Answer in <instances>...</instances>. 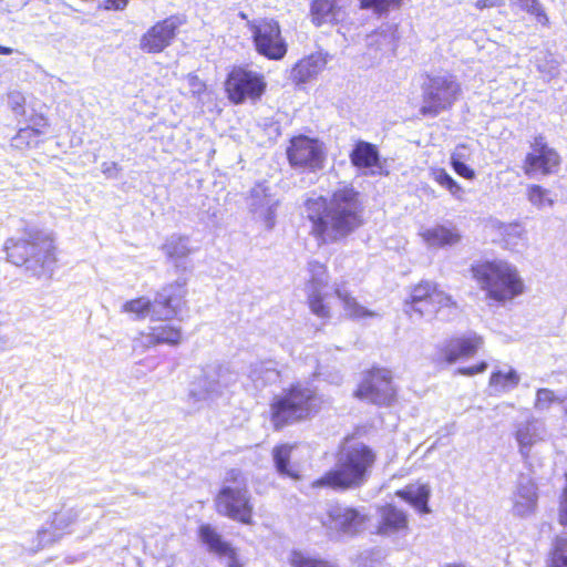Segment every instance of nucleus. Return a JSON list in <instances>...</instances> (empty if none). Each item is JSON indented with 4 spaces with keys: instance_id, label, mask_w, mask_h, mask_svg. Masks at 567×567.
Here are the masks:
<instances>
[{
    "instance_id": "3",
    "label": "nucleus",
    "mask_w": 567,
    "mask_h": 567,
    "mask_svg": "<svg viewBox=\"0 0 567 567\" xmlns=\"http://www.w3.org/2000/svg\"><path fill=\"white\" fill-rule=\"evenodd\" d=\"M4 249L8 260L24 267L35 278H50L56 264L55 246L50 234L35 227L24 230L20 238H10Z\"/></svg>"
},
{
    "instance_id": "7",
    "label": "nucleus",
    "mask_w": 567,
    "mask_h": 567,
    "mask_svg": "<svg viewBox=\"0 0 567 567\" xmlns=\"http://www.w3.org/2000/svg\"><path fill=\"white\" fill-rule=\"evenodd\" d=\"M421 92L420 114L424 117H436L453 106L461 86L456 78L447 72L426 74L421 83Z\"/></svg>"
},
{
    "instance_id": "9",
    "label": "nucleus",
    "mask_w": 567,
    "mask_h": 567,
    "mask_svg": "<svg viewBox=\"0 0 567 567\" xmlns=\"http://www.w3.org/2000/svg\"><path fill=\"white\" fill-rule=\"evenodd\" d=\"M368 515L363 508L330 504L321 518L322 525L338 536L353 537L365 528Z\"/></svg>"
},
{
    "instance_id": "43",
    "label": "nucleus",
    "mask_w": 567,
    "mask_h": 567,
    "mask_svg": "<svg viewBox=\"0 0 567 567\" xmlns=\"http://www.w3.org/2000/svg\"><path fill=\"white\" fill-rule=\"evenodd\" d=\"M430 497V489L427 486L421 485L416 488V491L411 494L410 502L413 506H415L421 513L427 514L430 513V507L427 505Z\"/></svg>"
},
{
    "instance_id": "5",
    "label": "nucleus",
    "mask_w": 567,
    "mask_h": 567,
    "mask_svg": "<svg viewBox=\"0 0 567 567\" xmlns=\"http://www.w3.org/2000/svg\"><path fill=\"white\" fill-rule=\"evenodd\" d=\"M321 404L315 389L297 383L282 395L276 396L270 405L271 422L279 430L286 425L306 420L317 413Z\"/></svg>"
},
{
    "instance_id": "13",
    "label": "nucleus",
    "mask_w": 567,
    "mask_h": 567,
    "mask_svg": "<svg viewBox=\"0 0 567 567\" xmlns=\"http://www.w3.org/2000/svg\"><path fill=\"white\" fill-rule=\"evenodd\" d=\"M287 157L295 168L317 171L323 167L326 156L322 143L316 138L299 135L291 138Z\"/></svg>"
},
{
    "instance_id": "51",
    "label": "nucleus",
    "mask_w": 567,
    "mask_h": 567,
    "mask_svg": "<svg viewBox=\"0 0 567 567\" xmlns=\"http://www.w3.org/2000/svg\"><path fill=\"white\" fill-rule=\"evenodd\" d=\"M128 0H104L102 3L106 10H123Z\"/></svg>"
},
{
    "instance_id": "24",
    "label": "nucleus",
    "mask_w": 567,
    "mask_h": 567,
    "mask_svg": "<svg viewBox=\"0 0 567 567\" xmlns=\"http://www.w3.org/2000/svg\"><path fill=\"white\" fill-rule=\"evenodd\" d=\"M378 534L390 536L408 529L406 514L392 504L379 508Z\"/></svg>"
},
{
    "instance_id": "56",
    "label": "nucleus",
    "mask_w": 567,
    "mask_h": 567,
    "mask_svg": "<svg viewBox=\"0 0 567 567\" xmlns=\"http://www.w3.org/2000/svg\"><path fill=\"white\" fill-rule=\"evenodd\" d=\"M13 52V49L9 47L0 45V54L9 55Z\"/></svg>"
},
{
    "instance_id": "21",
    "label": "nucleus",
    "mask_w": 567,
    "mask_h": 567,
    "mask_svg": "<svg viewBox=\"0 0 567 567\" xmlns=\"http://www.w3.org/2000/svg\"><path fill=\"white\" fill-rule=\"evenodd\" d=\"M561 157L558 152L547 150L539 153H527L524 161V173L529 177L548 176L558 172Z\"/></svg>"
},
{
    "instance_id": "40",
    "label": "nucleus",
    "mask_w": 567,
    "mask_h": 567,
    "mask_svg": "<svg viewBox=\"0 0 567 567\" xmlns=\"http://www.w3.org/2000/svg\"><path fill=\"white\" fill-rule=\"evenodd\" d=\"M548 567H567V532L556 537Z\"/></svg>"
},
{
    "instance_id": "19",
    "label": "nucleus",
    "mask_w": 567,
    "mask_h": 567,
    "mask_svg": "<svg viewBox=\"0 0 567 567\" xmlns=\"http://www.w3.org/2000/svg\"><path fill=\"white\" fill-rule=\"evenodd\" d=\"M512 499L513 515L522 518L534 515L538 502L537 486L534 481L528 476L520 475Z\"/></svg>"
},
{
    "instance_id": "35",
    "label": "nucleus",
    "mask_w": 567,
    "mask_h": 567,
    "mask_svg": "<svg viewBox=\"0 0 567 567\" xmlns=\"http://www.w3.org/2000/svg\"><path fill=\"white\" fill-rule=\"evenodd\" d=\"M526 197L528 202L537 209L553 207L555 204V200L550 197V192L537 184L527 186Z\"/></svg>"
},
{
    "instance_id": "16",
    "label": "nucleus",
    "mask_w": 567,
    "mask_h": 567,
    "mask_svg": "<svg viewBox=\"0 0 567 567\" xmlns=\"http://www.w3.org/2000/svg\"><path fill=\"white\" fill-rule=\"evenodd\" d=\"M246 204L248 212L256 221L262 223L267 230L274 229L279 199L271 194L266 183H257L249 190Z\"/></svg>"
},
{
    "instance_id": "8",
    "label": "nucleus",
    "mask_w": 567,
    "mask_h": 567,
    "mask_svg": "<svg viewBox=\"0 0 567 567\" xmlns=\"http://www.w3.org/2000/svg\"><path fill=\"white\" fill-rule=\"evenodd\" d=\"M236 374L223 365H208L202 375L190 384L188 400L194 403L214 400L234 384Z\"/></svg>"
},
{
    "instance_id": "26",
    "label": "nucleus",
    "mask_w": 567,
    "mask_h": 567,
    "mask_svg": "<svg viewBox=\"0 0 567 567\" xmlns=\"http://www.w3.org/2000/svg\"><path fill=\"white\" fill-rule=\"evenodd\" d=\"M433 285L431 281H422L412 289L410 300L405 301L406 313L413 311L420 317L433 313V308H430Z\"/></svg>"
},
{
    "instance_id": "53",
    "label": "nucleus",
    "mask_w": 567,
    "mask_h": 567,
    "mask_svg": "<svg viewBox=\"0 0 567 567\" xmlns=\"http://www.w3.org/2000/svg\"><path fill=\"white\" fill-rule=\"evenodd\" d=\"M502 3V0H477L475 2V7L480 10L486 9V8H494Z\"/></svg>"
},
{
    "instance_id": "18",
    "label": "nucleus",
    "mask_w": 567,
    "mask_h": 567,
    "mask_svg": "<svg viewBox=\"0 0 567 567\" xmlns=\"http://www.w3.org/2000/svg\"><path fill=\"white\" fill-rule=\"evenodd\" d=\"M310 278L307 284L308 302L312 313L320 318H329L330 310L323 302L322 289L328 285L327 268L323 264L311 260L308 262Z\"/></svg>"
},
{
    "instance_id": "25",
    "label": "nucleus",
    "mask_w": 567,
    "mask_h": 567,
    "mask_svg": "<svg viewBox=\"0 0 567 567\" xmlns=\"http://www.w3.org/2000/svg\"><path fill=\"white\" fill-rule=\"evenodd\" d=\"M188 244V237L172 235L162 247L167 258L174 264L178 271H186L188 269L187 258L192 251Z\"/></svg>"
},
{
    "instance_id": "55",
    "label": "nucleus",
    "mask_w": 567,
    "mask_h": 567,
    "mask_svg": "<svg viewBox=\"0 0 567 567\" xmlns=\"http://www.w3.org/2000/svg\"><path fill=\"white\" fill-rule=\"evenodd\" d=\"M47 126H48V120L44 116L39 115V116L32 118V125H30L29 127H38L44 132V128Z\"/></svg>"
},
{
    "instance_id": "22",
    "label": "nucleus",
    "mask_w": 567,
    "mask_h": 567,
    "mask_svg": "<svg viewBox=\"0 0 567 567\" xmlns=\"http://www.w3.org/2000/svg\"><path fill=\"white\" fill-rule=\"evenodd\" d=\"M545 434V423L539 419L529 417L525 422L517 424L515 439L518 443L519 454L524 461L529 458L532 447L538 442L544 441Z\"/></svg>"
},
{
    "instance_id": "4",
    "label": "nucleus",
    "mask_w": 567,
    "mask_h": 567,
    "mask_svg": "<svg viewBox=\"0 0 567 567\" xmlns=\"http://www.w3.org/2000/svg\"><path fill=\"white\" fill-rule=\"evenodd\" d=\"M471 270L481 289L495 301L511 300L524 290L517 269L507 261H481L472 265Z\"/></svg>"
},
{
    "instance_id": "12",
    "label": "nucleus",
    "mask_w": 567,
    "mask_h": 567,
    "mask_svg": "<svg viewBox=\"0 0 567 567\" xmlns=\"http://www.w3.org/2000/svg\"><path fill=\"white\" fill-rule=\"evenodd\" d=\"M355 396L377 405H390L395 398L391 371L373 369L361 381Z\"/></svg>"
},
{
    "instance_id": "57",
    "label": "nucleus",
    "mask_w": 567,
    "mask_h": 567,
    "mask_svg": "<svg viewBox=\"0 0 567 567\" xmlns=\"http://www.w3.org/2000/svg\"><path fill=\"white\" fill-rule=\"evenodd\" d=\"M561 406L564 409L565 415L567 416V396L563 398Z\"/></svg>"
},
{
    "instance_id": "39",
    "label": "nucleus",
    "mask_w": 567,
    "mask_h": 567,
    "mask_svg": "<svg viewBox=\"0 0 567 567\" xmlns=\"http://www.w3.org/2000/svg\"><path fill=\"white\" fill-rule=\"evenodd\" d=\"M563 398L555 394V392L547 388H542L536 391L534 409L537 412H547L554 404L561 405Z\"/></svg>"
},
{
    "instance_id": "33",
    "label": "nucleus",
    "mask_w": 567,
    "mask_h": 567,
    "mask_svg": "<svg viewBox=\"0 0 567 567\" xmlns=\"http://www.w3.org/2000/svg\"><path fill=\"white\" fill-rule=\"evenodd\" d=\"M336 295L341 300L347 317L352 319H361L374 316L373 312L369 311L368 309L359 305L357 300L353 297H351L347 291L337 288Z\"/></svg>"
},
{
    "instance_id": "32",
    "label": "nucleus",
    "mask_w": 567,
    "mask_h": 567,
    "mask_svg": "<svg viewBox=\"0 0 567 567\" xmlns=\"http://www.w3.org/2000/svg\"><path fill=\"white\" fill-rule=\"evenodd\" d=\"M520 377L516 370L509 369L507 373L495 371L491 374L489 386L498 393H505L515 389L519 383Z\"/></svg>"
},
{
    "instance_id": "17",
    "label": "nucleus",
    "mask_w": 567,
    "mask_h": 567,
    "mask_svg": "<svg viewBox=\"0 0 567 567\" xmlns=\"http://www.w3.org/2000/svg\"><path fill=\"white\" fill-rule=\"evenodd\" d=\"M482 343V338L475 333L467 337L454 338L439 347L432 360L437 365L453 364L461 358L474 355Z\"/></svg>"
},
{
    "instance_id": "11",
    "label": "nucleus",
    "mask_w": 567,
    "mask_h": 567,
    "mask_svg": "<svg viewBox=\"0 0 567 567\" xmlns=\"http://www.w3.org/2000/svg\"><path fill=\"white\" fill-rule=\"evenodd\" d=\"M225 89L233 103L241 104L246 100H259L266 90V82L257 72L236 68L228 74Z\"/></svg>"
},
{
    "instance_id": "29",
    "label": "nucleus",
    "mask_w": 567,
    "mask_h": 567,
    "mask_svg": "<svg viewBox=\"0 0 567 567\" xmlns=\"http://www.w3.org/2000/svg\"><path fill=\"white\" fill-rule=\"evenodd\" d=\"M248 378L256 389H262L276 383L280 378V372L275 361H259L250 365Z\"/></svg>"
},
{
    "instance_id": "14",
    "label": "nucleus",
    "mask_w": 567,
    "mask_h": 567,
    "mask_svg": "<svg viewBox=\"0 0 567 567\" xmlns=\"http://www.w3.org/2000/svg\"><path fill=\"white\" fill-rule=\"evenodd\" d=\"M186 279L178 278L156 292L152 301L153 320H172L178 316L185 305Z\"/></svg>"
},
{
    "instance_id": "48",
    "label": "nucleus",
    "mask_w": 567,
    "mask_h": 567,
    "mask_svg": "<svg viewBox=\"0 0 567 567\" xmlns=\"http://www.w3.org/2000/svg\"><path fill=\"white\" fill-rule=\"evenodd\" d=\"M530 147H532L530 153H539V152H545L547 150H553V147H550L547 144L545 136L542 134H538L534 137L533 142L530 143Z\"/></svg>"
},
{
    "instance_id": "31",
    "label": "nucleus",
    "mask_w": 567,
    "mask_h": 567,
    "mask_svg": "<svg viewBox=\"0 0 567 567\" xmlns=\"http://www.w3.org/2000/svg\"><path fill=\"white\" fill-rule=\"evenodd\" d=\"M295 449L293 444H280L272 449L271 455L276 471L280 476L298 478L299 475L290 466L291 452Z\"/></svg>"
},
{
    "instance_id": "1",
    "label": "nucleus",
    "mask_w": 567,
    "mask_h": 567,
    "mask_svg": "<svg viewBox=\"0 0 567 567\" xmlns=\"http://www.w3.org/2000/svg\"><path fill=\"white\" fill-rule=\"evenodd\" d=\"M311 223L310 234L320 244H334L363 225L364 207L359 193L349 186L339 188L329 198H309L305 204Z\"/></svg>"
},
{
    "instance_id": "30",
    "label": "nucleus",
    "mask_w": 567,
    "mask_h": 567,
    "mask_svg": "<svg viewBox=\"0 0 567 567\" xmlns=\"http://www.w3.org/2000/svg\"><path fill=\"white\" fill-rule=\"evenodd\" d=\"M423 240L434 248L454 246L460 243L461 234L456 228H449L443 225L425 229L421 233Z\"/></svg>"
},
{
    "instance_id": "34",
    "label": "nucleus",
    "mask_w": 567,
    "mask_h": 567,
    "mask_svg": "<svg viewBox=\"0 0 567 567\" xmlns=\"http://www.w3.org/2000/svg\"><path fill=\"white\" fill-rule=\"evenodd\" d=\"M147 340L150 344H177L181 340V331L172 326L155 327L148 334Z\"/></svg>"
},
{
    "instance_id": "20",
    "label": "nucleus",
    "mask_w": 567,
    "mask_h": 567,
    "mask_svg": "<svg viewBox=\"0 0 567 567\" xmlns=\"http://www.w3.org/2000/svg\"><path fill=\"white\" fill-rule=\"evenodd\" d=\"M199 537L209 553L215 554L227 567H241L235 548L225 542L210 525L206 524L199 527Z\"/></svg>"
},
{
    "instance_id": "37",
    "label": "nucleus",
    "mask_w": 567,
    "mask_h": 567,
    "mask_svg": "<svg viewBox=\"0 0 567 567\" xmlns=\"http://www.w3.org/2000/svg\"><path fill=\"white\" fill-rule=\"evenodd\" d=\"M43 131L38 127H23L18 131L11 144L16 148L35 147Z\"/></svg>"
},
{
    "instance_id": "2",
    "label": "nucleus",
    "mask_w": 567,
    "mask_h": 567,
    "mask_svg": "<svg viewBox=\"0 0 567 567\" xmlns=\"http://www.w3.org/2000/svg\"><path fill=\"white\" fill-rule=\"evenodd\" d=\"M377 462V453L362 442L348 439L336 454L334 467L313 481V488H331L336 492L355 491L370 480Z\"/></svg>"
},
{
    "instance_id": "42",
    "label": "nucleus",
    "mask_w": 567,
    "mask_h": 567,
    "mask_svg": "<svg viewBox=\"0 0 567 567\" xmlns=\"http://www.w3.org/2000/svg\"><path fill=\"white\" fill-rule=\"evenodd\" d=\"M403 0H360L362 9H371L379 16L386 14L390 10L399 9Z\"/></svg>"
},
{
    "instance_id": "54",
    "label": "nucleus",
    "mask_w": 567,
    "mask_h": 567,
    "mask_svg": "<svg viewBox=\"0 0 567 567\" xmlns=\"http://www.w3.org/2000/svg\"><path fill=\"white\" fill-rule=\"evenodd\" d=\"M102 172L107 176H114L117 172V164L115 162H104L102 164Z\"/></svg>"
},
{
    "instance_id": "28",
    "label": "nucleus",
    "mask_w": 567,
    "mask_h": 567,
    "mask_svg": "<svg viewBox=\"0 0 567 567\" xmlns=\"http://www.w3.org/2000/svg\"><path fill=\"white\" fill-rule=\"evenodd\" d=\"M75 518L76 514L72 509L55 513L51 523L54 532H50L45 528L38 530V549L56 542L60 538V535L55 532L64 530L75 520Z\"/></svg>"
},
{
    "instance_id": "44",
    "label": "nucleus",
    "mask_w": 567,
    "mask_h": 567,
    "mask_svg": "<svg viewBox=\"0 0 567 567\" xmlns=\"http://www.w3.org/2000/svg\"><path fill=\"white\" fill-rule=\"evenodd\" d=\"M449 307L455 306V302L452 300V297L444 291L437 289L436 285H433L431 299H430V308H433V313L436 311V307Z\"/></svg>"
},
{
    "instance_id": "52",
    "label": "nucleus",
    "mask_w": 567,
    "mask_h": 567,
    "mask_svg": "<svg viewBox=\"0 0 567 567\" xmlns=\"http://www.w3.org/2000/svg\"><path fill=\"white\" fill-rule=\"evenodd\" d=\"M10 103L12 104V109L16 113H20L23 110L24 99L20 93H12L9 96Z\"/></svg>"
},
{
    "instance_id": "36",
    "label": "nucleus",
    "mask_w": 567,
    "mask_h": 567,
    "mask_svg": "<svg viewBox=\"0 0 567 567\" xmlns=\"http://www.w3.org/2000/svg\"><path fill=\"white\" fill-rule=\"evenodd\" d=\"M337 0H313L310 7L312 21L316 25H321L333 18V10Z\"/></svg>"
},
{
    "instance_id": "47",
    "label": "nucleus",
    "mask_w": 567,
    "mask_h": 567,
    "mask_svg": "<svg viewBox=\"0 0 567 567\" xmlns=\"http://www.w3.org/2000/svg\"><path fill=\"white\" fill-rule=\"evenodd\" d=\"M487 369V363L485 361L480 362L476 365L468 367V368H458L456 370V373L466 375V377H473L478 373H483Z\"/></svg>"
},
{
    "instance_id": "46",
    "label": "nucleus",
    "mask_w": 567,
    "mask_h": 567,
    "mask_svg": "<svg viewBox=\"0 0 567 567\" xmlns=\"http://www.w3.org/2000/svg\"><path fill=\"white\" fill-rule=\"evenodd\" d=\"M452 167L456 174H458L460 176H462L466 179L475 178L474 169L471 168L468 165H466L464 162H456V164H452Z\"/></svg>"
},
{
    "instance_id": "23",
    "label": "nucleus",
    "mask_w": 567,
    "mask_h": 567,
    "mask_svg": "<svg viewBox=\"0 0 567 567\" xmlns=\"http://www.w3.org/2000/svg\"><path fill=\"white\" fill-rule=\"evenodd\" d=\"M351 164L360 169H369L365 175H378L382 172L381 156L378 147L365 141H358L350 155Z\"/></svg>"
},
{
    "instance_id": "45",
    "label": "nucleus",
    "mask_w": 567,
    "mask_h": 567,
    "mask_svg": "<svg viewBox=\"0 0 567 567\" xmlns=\"http://www.w3.org/2000/svg\"><path fill=\"white\" fill-rule=\"evenodd\" d=\"M186 81L193 96L199 97L205 92L206 85L197 75L189 73L186 76Z\"/></svg>"
},
{
    "instance_id": "27",
    "label": "nucleus",
    "mask_w": 567,
    "mask_h": 567,
    "mask_svg": "<svg viewBox=\"0 0 567 567\" xmlns=\"http://www.w3.org/2000/svg\"><path fill=\"white\" fill-rule=\"evenodd\" d=\"M326 60L320 54H311L300 60L291 70V79L302 84L315 79L324 68Z\"/></svg>"
},
{
    "instance_id": "50",
    "label": "nucleus",
    "mask_w": 567,
    "mask_h": 567,
    "mask_svg": "<svg viewBox=\"0 0 567 567\" xmlns=\"http://www.w3.org/2000/svg\"><path fill=\"white\" fill-rule=\"evenodd\" d=\"M524 2L525 8L528 12L536 14L538 17H544L545 20H547L546 14L543 12L539 3L537 0H522Z\"/></svg>"
},
{
    "instance_id": "15",
    "label": "nucleus",
    "mask_w": 567,
    "mask_h": 567,
    "mask_svg": "<svg viewBox=\"0 0 567 567\" xmlns=\"http://www.w3.org/2000/svg\"><path fill=\"white\" fill-rule=\"evenodd\" d=\"M186 22L184 16L174 14L156 22L140 39V49L146 53H161L168 48Z\"/></svg>"
},
{
    "instance_id": "10",
    "label": "nucleus",
    "mask_w": 567,
    "mask_h": 567,
    "mask_svg": "<svg viewBox=\"0 0 567 567\" xmlns=\"http://www.w3.org/2000/svg\"><path fill=\"white\" fill-rule=\"evenodd\" d=\"M256 50L259 54L280 60L287 53V44L281 37L279 23L275 20L259 19L248 22Z\"/></svg>"
},
{
    "instance_id": "49",
    "label": "nucleus",
    "mask_w": 567,
    "mask_h": 567,
    "mask_svg": "<svg viewBox=\"0 0 567 567\" xmlns=\"http://www.w3.org/2000/svg\"><path fill=\"white\" fill-rule=\"evenodd\" d=\"M467 158V147L465 145L456 146L455 151L451 155V165L456 164V162H464Z\"/></svg>"
},
{
    "instance_id": "6",
    "label": "nucleus",
    "mask_w": 567,
    "mask_h": 567,
    "mask_svg": "<svg viewBox=\"0 0 567 567\" xmlns=\"http://www.w3.org/2000/svg\"><path fill=\"white\" fill-rule=\"evenodd\" d=\"M215 502L219 514L244 524H250L252 505L248 482L241 471L231 468L226 473L223 487Z\"/></svg>"
},
{
    "instance_id": "38",
    "label": "nucleus",
    "mask_w": 567,
    "mask_h": 567,
    "mask_svg": "<svg viewBox=\"0 0 567 567\" xmlns=\"http://www.w3.org/2000/svg\"><path fill=\"white\" fill-rule=\"evenodd\" d=\"M122 311L134 315L136 320L144 319L147 316L152 317V301L145 297L128 300L123 303Z\"/></svg>"
},
{
    "instance_id": "41",
    "label": "nucleus",
    "mask_w": 567,
    "mask_h": 567,
    "mask_svg": "<svg viewBox=\"0 0 567 567\" xmlns=\"http://www.w3.org/2000/svg\"><path fill=\"white\" fill-rule=\"evenodd\" d=\"M434 181L440 184L442 187L447 189L451 195L455 198L461 199L464 195L463 188L457 184V182L444 169H436L433 173Z\"/></svg>"
}]
</instances>
